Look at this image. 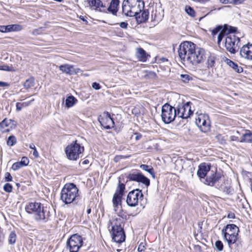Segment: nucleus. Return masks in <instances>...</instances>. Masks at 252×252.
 Returning <instances> with one entry per match:
<instances>
[{
  "label": "nucleus",
  "instance_id": "nucleus-16",
  "mask_svg": "<svg viewBox=\"0 0 252 252\" xmlns=\"http://www.w3.org/2000/svg\"><path fill=\"white\" fill-rule=\"evenodd\" d=\"M144 195L142 190L139 189H134L130 191L126 198L127 205H138L143 200Z\"/></svg>",
  "mask_w": 252,
  "mask_h": 252
},
{
  "label": "nucleus",
  "instance_id": "nucleus-34",
  "mask_svg": "<svg viewBox=\"0 0 252 252\" xmlns=\"http://www.w3.org/2000/svg\"><path fill=\"white\" fill-rule=\"evenodd\" d=\"M140 168H142L143 170L147 171L153 177L155 178V172L152 166H149L147 164H141L140 165Z\"/></svg>",
  "mask_w": 252,
  "mask_h": 252
},
{
  "label": "nucleus",
  "instance_id": "nucleus-1",
  "mask_svg": "<svg viewBox=\"0 0 252 252\" xmlns=\"http://www.w3.org/2000/svg\"><path fill=\"white\" fill-rule=\"evenodd\" d=\"M142 0H124L122 3V13L126 16L132 17L144 8Z\"/></svg>",
  "mask_w": 252,
  "mask_h": 252
},
{
  "label": "nucleus",
  "instance_id": "nucleus-14",
  "mask_svg": "<svg viewBox=\"0 0 252 252\" xmlns=\"http://www.w3.org/2000/svg\"><path fill=\"white\" fill-rule=\"evenodd\" d=\"M195 123L201 131L207 132L211 128V123L209 117L205 114L200 113L195 118Z\"/></svg>",
  "mask_w": 252,
  "mask_h": 252
},
{
  "label": "nucleus",
  "instance_id": "nucleus-12",
  "mask_svg": "<svg viewBox=\"0 0 252 252\" xmlns=\"http://www.w3.org/2000/svg\"><path fill=\"white\" fill-rule=\"evenodd\" d=\"M83 244L82 237L77 234H75L71 235L67 240L66 243V249L69 252H78Z\"/></svg>",
  "mask_w": 252,
  "mask_h": 252
},
{
  "label": "nucleus",
  "instance_id": "nucleus-54",
  "mask_svg": "<svg viewBox=\"0 0 252 252\" xmlns=\"http://www.w3.org/2000/svg\"><path fill=\"white\" fill-rule=\"evenodd\" d=\"M240 139L238 136L235 135H232L230 137V141H237L240 142Z\"/></svg>",
  "mask_w": 252,
  "mask_h": 252
},
{
  "label": "nucleus",
  "instance_id": "nucleus-24",
  "mask_svg": "<svg viewBox=\"0 0 252 252\" xmlns=\"http://www.w3.org/2000/svg\"><path fill=\"white\" fill-rule=\"evenodd\" d=\"M135 55L138 61L146 62L151 56L148 54L142 48L139 47L136 49Z\"/></svg>",
  "mask_w": 252,
  "mask_h": 252
},
{
  "label": "nucleus",
  "instance_id": "nucleus-7",
  "mask_svg": "<svg viewBox=\"0 0 252 252\" xmlns=\"http://www.w3.org/2000/svg\"><path fill=\"white\" fill-rule=\"evenodd\" d=\"M223 42L226 50L231 54H236L240 46V38L235 34L226 35Z\"/></svg>",
  "mask_w": 252,
  "mask_h": 252
},
{
  "label": "nucleus",
  "instance_id": "nucleus-52",
  "mask_svg": "<svg viewBox=\"0 0 252 252\" xmlns=\"http://www.w3.org/2000/svg\"><path fill=\"white\" fill-rule=\"evenodd\" d=\"M92 87L95 90H99L101 88L100 85L97 82H94L92 84Z\"/></svg>",
  "mask_w": 252,
  "mask_h": 252
},
{
  "label": "nucleus",
  "instance_id": "nucleus-32",
  "mask_svg": "<svg viewBox=\"0 0 252 252\" xmlns=\"http://www.w3.org/2000/svg\"><path fill=\"white\" fill-rule=\"evenodd\" d=\"M216 138L217 141L221 145H225L226 144L227 139V135L226 134H222L219 133L216 136Z\"/></svg>",
  "mask_w": 252,
  "mask_h": 252
},
{
  "label": "nucleus",
  "instance_id": "nucleus-4",
  "mask_svg": "<svg viewBox=\"0 0 252 252\" xmlns=\"http://www.w3.org/2000/svg\"><path fill=\"white\" fill-rule=\"evenodd\" d=\"M78 195V189L73 183L65 184L62 190L61 198L65 204H70Z\"/></svg>",
  "mask_w": 252,
  "mask_h": 252
},
{
  "label": "nucleus",
  "instance_id": "nucleus-37",
  "mask_svg": "<svg viewBox=\"0 0 252 252\" xmlns=\"http://www.w3.org/2000/svg\"><path fill=\"white\" fill-rule=\"evenodd\" d=\"M216 62V57L212 55H210L207 59L206 64L208 68L212 67L214 66Z\"/></svg>",
  "mask_w": 252,
  "mask_h": 252
},
{
  "label": "nucleus",
  "instance_id": "nucleus-6",
  "mask_svg": "<svg viewBox=\"0 0 252 252\" xmlns=\"http://www.w3.org/2000/svg\"><path fill=\"white\" fill-rule=\"evenodd\" d=\"M239 232V228L234 224H227L221 230L224 238L229 247L237 240Z\"/></svg>",
  "mask_w": 252,
  "mask_h": 252
},
{
  "label": "nucleus",
  "instance_id": "nucleus-48",
  "mask_svg": "<svg viewBox=\"0 0 252 252\" xmlns=\"http://www.w3.org/2000/svg\"><path fill=\"white\" fill-rule=\"evenodd\" d=\"M215 247L218 251H221L223 248V245L221 241L218 240L215 242Z\"/></svg>",
  "mask_w": 252,
  "mask_h": 252
},
{
  "label": "nucleus",
  "instance_id": "nucleus-51",
  "mask_svg": "<svg viewBox=\"0 0 252 252\" xmlns=\"http://www.w3.org/2000/svg\"><path fill=\"white\" fill-rule=\"evenodd\" d=\"M42 27H40L38 29H34V30H33L32 32V34L33 35H37L38 34H40L42 33Z\"/></svg>",
  "mask_w": 252,
  "mask_h": 252
},
{
  "label": "nucleus",
  "instance_id": "nucleus-49",
  "mask_svg": "<svg viewBox=\"0 0 252 252\" xmlns=\"http://www.w3.org/2000/svg\"><path fill=\"white\" fill-rule=\"evenodd\" d=\"M20 162H22V164L24 166H26L29 163V160L27 157H23L22 158Z\"/></svg>",
  "mask_w": 252,
  "mask_h": 252
},
{
  "label": "nucleus",
  "instance_id": "nucleus-36",
  "mask_svg": "<svg viewBox=\"0 0 252 252\" xmlns=\"http://www.w3.org/2000/svg\"><path fill=\"white\" fill-rule=\"evenodd\" d=\"M89 6L94 10H97L99 7L100 0H87Z\"/></svg>",
  "mask_w": 252,
  "mask_h": 252
},
{
  "label": "nucleus",
  "instance_id": "nucleus-11",
  "mask_svg": "<svg viewBox=\"0 0 252 252\" xmlns=\"http://www.w3.org/2000/svg\"><path fill=\"white\" fill-rule=\"evenodd\" d=\"M192 104L190 101H184L179 103L176 107L177 116L183 119L189 118L193 114V111L191 110V107Z\"/></svg>",
  "mask_w": 252,
  "mask_h": 252
},
{
  "label": "nucleus",
  "instance_id": "nucleus-42",
  "mask_svg": "<svg viewBox=\"0 0 252 252\" xmlns=\"http://www.w3.org/2000/svg\"><path fill=\"white\" fill-rule=\"evenodd\" d=\"M0 70L11 72L15 71V69L12 65L10 66L7 65H0Z\"/></svg>",
  "mask_w": 252,
  "mask_h": 252
},
{
  "label": "nucleus",
  "instance_id": "nucleus-22",
  "mask_svg": "<svg viewBox=\"0 0 252 252\" xmlns=\"http://www.w3.org/2000/svg\"><path fill=\"white\" fill-rule=\"evenodd\" d=\"M241 58L249 61L252 60V43H248L244 45L240 49Z\"/></svg>",
  "mask_w": 252,
  "mask_h": 252
},
{
  "label": "nucleus",
  "instance_id": "nucleus-15",
  "mask_svg": "<svg viewBox=\"0 0 252 252\" xmlns=\"http://www.w3.org/2000/svg\"><path fill=\"white\" fill-rule=\"evenodd\" d=\"M126 185L119 180L115 192L113 196L112 202L113 205H122Z\"/></svg>",
  "mask_w": 252,
  "mask_h": 252
},
{
  "label": "nucleus",
  "instance_id": "nucleus-8",
  "mask_svg": "<svg viewBox=\"0 0 252 252\" xmlns=\"http://www.w3.org/2000/svg\"><path fill=\"white\" fill-rule=\"evenodd\" d=\"M196 44L191 41H185L182 42L178 49V55L182 62H187L189 56L192 53Z\"/></svg>",
  "mask_w": 252,
  "mask_h": 252
},
{
  "label": "nucleus",
  "instance_id": "nucleus-26",
  "mask_svg": "<svg viewBox=\"0 0 252 252\" xmlns=\"http://www.w3.org/2000/svg\"><path fill=\"white\" fill-rule=\"evenodd\" d=\"M136 19L138 23L141 24L146 22L149 16V12L147 9H142L141 12H139L135 15Z\"/></svg>",
  "mask_w": 252,
  "mask_h": 252
},
{
  "label": "nucleus",
  "instance_id": "nucleus-10",
  "mask_svg": "<svg viewBox=\"0 0 252 252\" xmlns=\"http://www.w3.org/2000/svg\"><path fill=\"white\" fill-rule=\"evenodd\" d=\"M206 52L204 49L194 47L190 56H189L187 63L196 65L203 63L206 59Z\"/></svg>",
  "mask_w": 252,
  "mask_h": 252
},
{
  "label": "nucleus",
  "instance_id": "nucleus-21",
  "mask_svg": "<svg viewBox=\"0 0 252 252\" xmlns=\"http://www.w3.org/2000/svg\"><path fill=\"white\" fill-rule=\"evenodd\" d=\"M223 176L222 173L216 170L205 178L204 183L206 185L213 187L218 183Z\"/></svg>",
  "mask_w": 252,
  "mask_h": 252
},
{
  "label": "nucleus",
  "instance_id": "nucleus-18",
  "mask_svg": "<svg viewBox=\"0 0 252 252\" xmlns=\"http://www.w3.org/2000/svg\"><path fill=\"white\" fill-rule=\"evenodd\" d=\"M98 121L101 126L105 129H111L115 126L114 120L108 112H104L102 115H100L98 118Z\"/></svg>",
  "mask_w": 252,
  "mask_h": 252
},
{
  "label": "nucleus",
  "instance_id": "nucleus-50",
  "mask_svg": "<svg viewBox=\"0 0 252 252\" xmlns=\"http://www.w3.org/2000/svg\"><path fill=\"white\" fill-rule=\"evenodd\" d=\"M12 177L10 173L9 172H6L4 174V180L6 182H11L12 181Z\"/></svg>",
  "mask_w": 252,
  "mask_h": 252
},
{
  "label": "nucleus",
  "instance_id": "nucleus-56",
  "mask_svg": "<svg viewBox=\"0 0 252 252\" xmlns=\"http://www.w3.org/2000/svg\"><path fill=\"white\" fill-rule=\"evenodd\" d=\"M233 0H220V1L223 4H232Z\"/></svg>",
  "mask_w": 252,
  "mask_h": 252
},
{
  "label": "nucleus",
  "instance_id": "nucleus-2",
  "mask_svg": "<svg viewBox=\"0 0 252 252\" xmlns=\"http://www.w3.org/2000/svg\"><path fill=\"white\" fill-rule=\"evenodd\" d=\"M84 151V147L78 143L77 140L69 144L64 149L67 158L72 161H76L82 157Z\"/></svg>",
  "mask_w": 252,
  "mask_h": 252
},
{
  "label": "nucleus",
  "instance_id": "nucleus-44",
  "mask_svg": "<svg viewBox=\"0 0 252 252\" xmlns=\"http://www.w3.org/2000/svg\"><path fill=\"white\" fill-rule=\"evenodd\" d=\"M122 206H114V210L118 216L121 217L125 216V214L122 212H121L122 211Z\"/></svg>",
  "mask_w": 252,
  "mask_h": 252
},
{
  "label": "nucleus",
  "instance_id": "nucleus-55",
  "mask_svg": "<svg viewBox=\"0 0 252 252\" xmlns=\"http://www.w3.org/2000/svg\"><path fill=\"white\" fill-rule=\"evenodd\" d=\"M245 0H233L232 4L234 5H238L242 3Z\"/></svg>",
  "mask_w": 252,
  "mask_h": 252
},
{
  "label": "nucleus",
  "instance_id": "nucleus-45",
  "mask_svg": "<svg viewBox=\"0 0 252 252\" xmlns=\"http://www.w3.org/2000/svg\"><path fill=\"white\" fill-rule=\"evenodd\" d=\"M22 167H24L23 164H22V162H14L11 167V168L14 170L16 171L18 170L19 169L21 168Z\"/></svg>",
  "mask_w": 252,
  "mask_h": 252
},
{
  "label": "nucleus",
  "instance_id": "nucleus-30",
  "mask_svg": "<svg viewBox=\"0 0 252 252\" xmlns=\"http://www.w3.org/2000/svg\"><path fill=\"white\" fill-rule=\"evenodd\" d=\"M225 63L237 73H240L243 71V68L242 66L238 65L237 63L231 61L230 59L227 58L225 60Z\"/></svg>",
  "mask_w": 252,
  "mask_h": 252
},
{
  "label": "nucleus",
  "instance_id": "nucleus-63",
  "mask_svg": "<svg viewBox=\"0 0 252 252\" xmlns=\"http://www.w3.org/2000/svg\"><path fill=\"white\" fill-rule=\"evenodd\" d=\"M89 162V161L88 159H85L82 162L83 164H88Z\"/></svg>",
  "mask_w": 252,
  "mask_h": 252
},
{
  "label": "nucleus",
  "instance_id": "nucleus-60",
  "mask_svg": "<svg viewBox=\"0 0 252 252\" xmlns=\"http://www.w3.org/2000/svg\"><path fill=\"white\" fill-rule=\"evenodd\" d=\"M138 251L139 252H141L144 250V246L142 245L141 244H140L138 246Z\"/></svg>",
  "mask_w": 252,
  "mask_h": 252
},
{
  "label": "nucleus",
  "instance_id": "nucleus-59",
  "mask_svg": "<svg viewBox=\"0 0 252 252\" xmlns=\"http://www.w3.org/2000/svg\"><path fill=\"white\" fill-rule=\"evenodd\" d=\"M235 217V214L234 213L230 212L228 213L227 215V218L229 219H234Z\"/></svg>",
  "mask_w": 252,
  "mask_h": 252
},
{
  "label": "nucleus",
  "instance_id": "nucleus-47",
  "mask_svg": "<svg viewBox=\"0 0 252 252\" xmlns=\"http://www.w3.org/2000/svg\"><path fill=\"white\" fill-rule=\"evenodd\" d=\"M4 190L8 193L11 192L13 189L12 186L9 183H6L3 186Z\"/></svg>",
  "mask_w": 252,
  "mask_h": 252
},
{
  "label": "nucleus",
  "instance_id": "nucleus-29",
  "mask_svg": "<svg viewBox=\"0 0 252 252\" xmlns=\"http://www.w3.org/2000/svg\"><path fill=\"white\" fill-rule=\"evenodd\" d=\"M245 133L242 134L240 142L249 143L252 142V132L249 129L244 130Z\"/></svg>",
  "mask_w": 252,
  "mask_h": 252
},
{
  "label": "nucleus",
  "instance_id": "nucleus-41",
  "mask_svg": "<svg viewBox=\"0 0 252 252\" xmlns=\"http://www.w3.org/2000/svg\"><path fill=\"white\" fill-rule=\"evenodd\" d=\"M17 142V140L15 136L11 135L8 137L7 140V144L9 146H12Z\"/></svg>",
  "mask_w": 252,
  "mask_h": 252
},
{
  "label": "nucleus",
  "instance_id": "nucleus-31",
  "mask_svg": "<svg viewBox=\"0 0 252 252\" xmlns=\"http://www.w3.org/2000/svg\"><path fill=\"white\" fill-rule=\"evenodd\" d=\"M219 189L226 194H232L233 189L228 183L224 182L219 188Z\"/></svg>",
  "mask_w": 252,
  "mask_h": 252
},
{
  "label": "nucleus",
  "instance_id": "nucleus-5",
  "mask_svg": "<svg viewBox=\"0 0 252 252\" xmlns=\"http://www.w3.org/2000/svg\"><path fill=\"white\" fill-rule=\"evenodd\" d=\"M122 220L116 219L110 221L111 233L113 240L116 243H121L125 240V235L121 225Z\"/></svg>",
  "mask_w": 252,
  "mask_h": 252
},
{
  "label": "nucleus",
  "instance_id": "nucleus-53",
  "mask_svg": "<svg viewBox=\"0 0 252 252\" xmlns=\"http://www.w3.org/2000/svg\"><path fill=\"white\" fill-rule=\"evenodd\" d=\"M119 25L121 28L124 29H126L127 28L128 23L126 22H122L119 24Z\"/></svg>",
  "mask_w": 252,
  "mask_h": 252
},
{
  "label": "nucleus",
  "instance_id": "nucleus-43",
  "mask_svg": "<svg viewBox=\"0 0 252 252\" xmlns=\"http://www.w3.org/2000/svg\"><path fill=\"white\" fill-rule=\"evenodd\" d=\"M181 78L182 81L185 83H188L192 79V78L188 74H181Z\"/></svg>",
  "mask_w": 252,
  "mask_h": 252
},
{
  "label": "nucleus",
  "instance_id": "nucleus-61",
  "mask_svg": "<svg viewBox=\"0 0 252 252\" xmlns=\"http://www.w3.org/2000/svg\"><path fill=\"white\" fill-rule=\"evenodd\" d=\"M79 18H80L81 20H82L83 21L85 22V23H86V24H88V21L86 19V18H85V17H84L83 16H82V15L80 16H79Z\"/></svg>",
  "mask_w": 252,
  "mask_h": 252
},
{
  "label": "nucleus",
  "instance_id": "nucleus-27",
  "mask_svg": "<svg viewBox=\"0 0 252 252\" xmlns=\"http://www.w3.org/2000/svg\"><path fill=\"white\" fill-rule=\"evenodd\" d=\"M59 68L61 71L67 74L72 75L76 73V71L72 65L68 64L61 65L59 66Z\"/></svg>",
  "mask_w": 252,
  "mask_h": 252
},
{
  "label": "nucleus",
  "instance_id": "nucleus-35",
  "mask_svg": "<svg viewBox=\"0 0 252 252\" xmlns=\"http://www.w3.org/2000/svg\"><path fill=\"white\" fill-rule=\"evenodd\" d=\"M33 101L34 99L28 102H24L22 103L17 102L16 104V110L17 111H21L23 107H25L30 105L31 104L32 102Z\"/></svg>",
  "mask_w": 252,
  "mask_h": 252
},
{
  "label": "nucleus",
  "instance_id": "nucleus-33",
  "mask_svg": "<svg viewBox=\"0 0 252 252\" xmlns=\"http://www.w3.org/2000/svg\"><path fill=\"white\" fill-rule=\"evenodd\" d=\"M77 101V100L73 96H69L65 100V105L67 108L71 107Z\"/></svg>",
  "mask_w": 252,
  "mask_h": 252
},
{
  "label": "nucleus",
  "instance_id": "nucleus-64",
  "mask_svg": "<svg viewBox=\"0 0 252 252\" xmlns=\"http://www.w3.org/2000/svg\"><path fill=\"white\" fill-rule=\"evenodd\" d=\"M91 209L90 208L88 209L87 210V212L88 214H90L91 213Z\"/></svg>",
  "mask_w": 252,
  "mask_h": 252
},
{
  "label": "nucleus",
  "instance_id": "nucleus-62",
  "mask_svg": "<svg viewBox=\"0 0 252 252\" xmlns=\"http://www.w3.org/2000/svg\"><path fill=\"white\" fill-rule=\"evenodd\" d=\"M121 158V156H116L114 158V160L115 162H117V161L119 160V159L120 158Z\"/></svg>",
  "mask_w": 252,
  "mask_h": 252
},
{
  "label": "nucleus",
  "instance_id": "nucleus-57",
  "mask_svg": "<svg viewBox=\"0 0 252 252\" xmlns=\"http://www.w3.org/2000/svg\"><path fill=\"white\" fill-rule=\"evenodd\" d=\"M134 134L136 135L135 139L136 140H139L142 137V134L138 132H135Z\"/></svg>",
  "mask_w": 252,
  "mask_h": 252
},
{
  "label": "nucleus",
  "instance_id": "nucleus-23",
  "mask_svg": "<svg viewBox=\"0 0 252 252\" xmlns=\"http://www.w3.org/2000/svg\"><path fill=\"white\" fill-rule=\"evenodd\" d=\"M211 163H207L206 162H202L200 163L198 166V169L197 172V176L200 179H205L207 177V174L211 170Z\"/></svg>",
  "mask_w": 252,
  "mask_h": 252
},
{
  "label": "nucleus",
  "instance_id": "nucleus-58",
  "mask_svg": "<svg viewBox=\"0 0 252 252\" xmlns=\"http://www.w3.org/2000/svg\"><path fill=\"white\" fill-rule=\"evenodd\" d=\"M9 86V85L8 83H7L6 82H4L0 81V87H8Z\"/></svg>",
  "mask_w": 252,
  "mask_h": 252
},
{
  "label": "nucleus",
  "instance_id": "nucleus-38",
  "mask_svg": "<svg viewBox=\"0 0 252 252\" xmlns=\"http://www.w3.org/2000/svg\"><path fill=\"white\" fill-rule=\"evenodd\" d=\"M34 83V79L33 77H31L27 79L24 83V86L26 89H29L33 87Z\"/></svg>",
  "mask_w": 252,
  "mask_h": 252
},
{
  "label": "nucleus",
  "instance_id": "nucleus-28",
  "mask_svg": "<svg viewBox=\"0 0 252 252\" xmlns=\"http://www.w3.org/2000/svg\"><path fill=\"white\" fill-rule=\"evenodd\" d=\"M163 12L158 11L157 9L153 10L151 13L152 21L158 23L163 17Z\"/></svg>",
  "mask_w": 252,
  "mask_h": 252
},
{
  "label": "nucleus",
  "instance_id": "nucleus-9",
  "mask_svg": "<svg viewBox=\"0 0 252 252\" xmlns=\"http://www.w3.org/2000/svg\"><path fill=\"white\" fill-rule=\"evenodd\" d=\"M176 108L166 103L162 106L161 117L165 124L173 122L177 116Z\"/></svg>",
  "mask_w": 252,
  "mask_h": 252
},
{
  "label": "nucleus",
  "instance_id": "nucleus-25",
  "mask_svg": "<svg viewBox=\"0 0 252 252\" xmlns=\"http://www.w3.org/2000/svg\"><path fill=\"white\" fill-rule=\"evenodd\" d=\"M22 30V26L19 24L9 25L7 26H0V32H11L20 31Z\"/></svg>",
  "mask_w": 252,
  "mask_h": 252
},
{
  "label": "nucleus",
  "instance_id": "nucleus-46",
  "mask_svg": "<svg viewBox=\"0 0 252 252\" xmlns=\"http://www.w3.org/2000/svg\"><path fill=\"white\" fill-rule=\"evenodd\" d=\"M29 148L33 150V155L34 156V158H37L39 157V154L36 149L35 145L33 143H32L30 144Z\"/></svg>",
  "mask_w": 252,
  "mask_h": 252
},
{
  "label": "nucleus",
  "instance_id": "nucleus-13",
  "mask_svg": "<svg viewBox=\"0 0 252 252\" xmlns=\"http://www.w3.org/2000/svg\"><path fill=\"white\" fill-rule=\"evenodd\" d=\"M119 0H111L109 6L106 5L105 3H103L100 0L99 7L96 10L105 13H111L114 16H117L119 10Z\"/></svg>",
  "mask_w": 252,
  "mask_h": 252
},
{
  "label": "nucleus",
  "instance_id": "nucleus-20",
  "mask_svg": "<svg viewBox=\"0 0 252 252\" xmlns=\"http://www.w3.org/2000/svg\"><path fill=\"white\" fill-rule=\"evenodd\" d=\"M126 178L130 181H135L141 183L146 187L150 184V180L141 173H129Z\"/></svg>",
  "mask_w": 252,
  "mask_h": 252
},
{
  "label": "nucleus",
  "instance_id": "nucleus-3",
  "mask_svg": "<svg viewBox=\"0 0 252 252\" xmlns=\"http://www.w3.org/2000/svg\"><path fill=\"white\" fill-rule=\"evenodd\" d=\"M237 30L238 29L236 27L224 24L223 26H217L211 32L213 38H215L216 36L218 34L217 36V43L218 45H220L226 35L229 34H235L237 32Z\"/></svg>",
  "mask_w": 252,
  "mask_h": 252
},
{
  "label": "nucleus",
  "instance_id": "nucleus-19",
  "mask_svg": "<svg viewBox=\"0 0 252 252\" xmlns=\"http://www.w3.org/2000/svg\"><path fill=\"white\" fill-rule=\"evenodd\" d=\"M16 122L12 119H4L0 122V131L2 133H8L16 127Z\"/></svg>",
  "mask_w": 252,
  "mask_h": 252
},
{
  "label": "nucleus",
  "instance_id": "nucleus-40",
  "mask_svg": "<svg viewBox=\"0 0 252 252\" xmlns=\"http://www.w3.org/2000/svg\"><path fill=\"white\" fill-rule=\"evenodd\" d=\"M185 11L186 13L192 17L195 16V12L193 8L189 5H186L185 7Z\"/></svg>",
  "mask_w": 252,
  "mask_h": 252
},
{
  "label": "nucleus",
  "instance_id": "nucleus-39",
  "mask_svg": "<svg viewBox=\"0 0 252 252\" xmlns=\"http://www.w3.org/2000/svg\"><path fill=\"white\" fill-rule=\"evenodd\" d=\"M17 236L15 232H10L8 237V242L10 244H13L15 243Z\"/></svg>",
  "mask_w": 252,
  "mask_h": 252
},
{
  "label": "nucleus",
  "instance_id": "nucleus-17",
  "mask_svg": "<svg viewBox=\"0 0 252 252\" xmlns=\"http://www.w3.org/2000/svg\"><path fill=\"white\" fill-rule=\"evenodd\" d=\"M25 210L29 214H34L37 220H44L48 214H46L43 207L41 206H26Z\"/></svg>",
  "mask_w": 252,
  "mask_h": 252
}]
</instances>
